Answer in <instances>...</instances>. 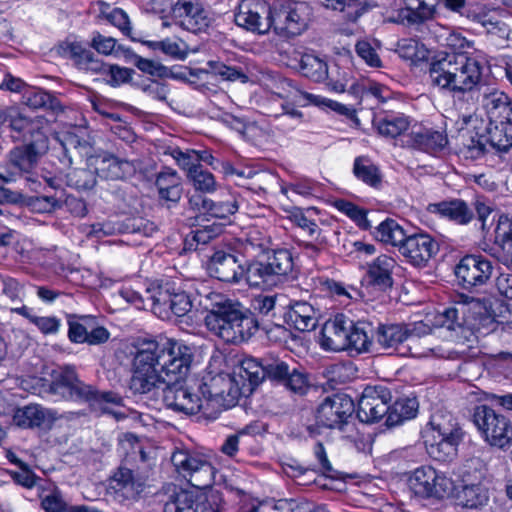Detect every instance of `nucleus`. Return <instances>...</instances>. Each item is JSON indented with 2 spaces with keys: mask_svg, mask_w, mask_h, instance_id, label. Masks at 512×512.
<instances>
[{
  "mask_svg": "<svg viewBox=\"0 0 512 512\" xmlns=\"http://www.w3.org/2000/svg\"><path fill=\"white\" fill-rule=\"evenodd\" d=\"M462 303L449 307L439 315L441 328L450 332L453 341L472 344L480 337L503 329L490 313V301L486 298L462 296Z\"/></svg>",
  "mask_w": 512,
  "mask_h": 512,
  "instance_id": "nucleus-1",
  "label": "nucleus"
},
{
  "mask_svg": "<svg viewBox=\"0 0 512 512\" xmlns=\"http://www.w3.org/2000/svg\"><path fill=\"white\" fill-rule=\"evenodd\" d=\"M183 343L168 341L160 345L150 341L140 348L133 360L132 376L129 381V389L133 394L154 393L165 385L164 377L168 365L167 356L172 360L176 358L177 347Z\"/></svg>",
  "mask_w": 512,
  "mask_h": 512,
  "instance_id": "nucleus-2",
  "label": "nucleus"
},
{
  "mask_svg": "<svg viewBox=\"0 0 512 512\" xmlns=\"http://www.w3.org/2000/svg\"><path fill=\"white\" fill-rule=\"evenodd\" d=\"M176 358L172 360L167 356L168 365L164 377L165 387L163 402L168 409L186 415L198 413L201 408V398L186 384V377L190 371L194 358L193 348L182 344L177 347Z\"/></svg>",
  "mask_w": 512,
  "mask_h": 512,
  "instance_id": "nucleus-3",
  "label": "nucleus"
},
{
  "mask_svg": "<svg viewBox=\"0 0 512 512\" xmlns=\"http://www.w3.org/2000/svg\"><path fill=\"white\" fill-rule=\"evenodd\" d=\"M429 76L440 89L482 86L483 65L467 53H446L431 63Z\"/></svg>",
  "mask_w": 512,
  "mask_h": 512,
  "instance_id": "nucleus-4",
  "label": "nucleus"
},
{
  "mask_svg": "<svg viewBox=\"0 0 512 512\" xmlns=\"http://www.w3.org/2000/svg\"><path fill=\"white\" fill-rule=\"evenodd\" d=\"M47 149V139L41 131L36 132L32 142L17 146L8 155L7 166L0 165V180L5 183L19 180L31 191L41 186L39 176L34 172L38 159Z\"/></svg>",
  "mask_w": 512,
  "mask_h": 512,
  "instance_id": "nucleus-5",
  "label": "nucleus"
},
{
  "mask_svg": "<svg viewBox=\"0 0 512 512\" xmlns=\"http://www.w3.org/2000/svg\"><path fill=\"white\" fill-rule=\"evenodd\" d=\"M226 366L229 372V400L226 399V408L236 404L241 396L251 394L254 388L264 379L263 365L252 357L240 354L231 349L226 353Z\"/></svg>",
  "mask_w": 512,
  "mask_h": 512,
  "instance_id": "nucleus-6",
  "label": "nucleus"
},
{
  "mask_svg": "<svg viewBox=\"0 0 512 512\" xmlns=\"http://www.w3.org/2000/svg\"><path fill=\"white\" fill-rule=\"evenodd\" d=\"M244 247L233 246L226 251V283L240 284L244 282L250 287L268 289L277 285L275 276L269 271L268 264L254 262L247 264L243 255Z\"/></svg>",
  "mask_w": 512,
  "mask_h": 512,
  "instance_id": "nucleus-7",
  "label": "nucleus"
},
{
  "mask_svg": "<svg viewBox=\"0 0 512 512\" xmlns=\"http://www.w3.org/2000/svg\"><path fill=\"white\" fill-rule=\"evenodd\" d=\"M353 412L354 402L348 395L327 396L317 408L316 425L308 426L307 431L311 437L320 434V427L350 432L354 429Z\"/></svg>",
  "mask_w": 512,
  "mask_h": 512,
  "instance_id": "nucleus-8",
  "label": "nucleus"
},
{
  "mask_svg": "<svg viewBox=\"0 0 512 512\" xmlns=\"http://www.w3.org/2000/svg\"><path fill=\"white\" fill-rule=\"evenodd\" d=\"M430 425L438 436H433L432 443L425 441L429 455L440 462L452 461L463 438V431L456 419L449 413H437L432 416Z\"/></svg>",
  "mask_w": 512,
  "mask_h": 512,
  "instance_id": "nucleus-9",
  "label": "nucleus"
},
{
  "mask_svg": "<svg viewBox=\"0 0 512 512\" xmlns=\"http://www.w3.org/2000/svg\"><path fill=\"white\" fill-rule=\"evenodd\" d=\"M312 15L307 2L282 0L273 6V29L280 36H298L308 28Z\"/></svg>",
  "mask_w": 512,
  "mask_h": 512,
  "instance_id": "nucleus-10",
  "label": "nucleus"
},
{
  "mask_svg": "<svg viewBox=\"0 0 512 512\" xmlns=\"http://www.w3.org/2000/svg\"><path fill=\"white\" fill-rule=\"evenodd\" d=\"M473 422L490 445L500 449L512 445L511 422L489 406H477L473 414Z\"/></svg>",
  "mask_w": 512,
  "mask_h": 512,
  "instance_id": "nucleus-11",
  "label": "nucleus"
},
{
  "mask_svg": "<svg viewBox=\"0 0 512 512\" xmlns=\"http://www.w3.org/2000/svg\"><path fill=\"white\" fill-rule=\"evenodd\" d=\"M176 471L195 488L206 489L215 479L214 467L203 457L186 450H177L171 456Z\"/></svg>",
  "mask_w": 512,
  "mask_h": 512,
  "instance_id": "nucleus-12",
  "label": "nucleus"
},
{
  "mask_svg": "<svg viewBox=\"0 0 512 512\" xmlns=\"http://www.w3.org/2000/svg\"><path fill=\"white\" fill-rule=\"evenodd\" d=\"M273 7L262 0H243L234 14L239 27L258 34H266L273 28Z\"/></svg>",
  "mask_w": 512,
  "mask_h": 512,
  "instance_id": "nucleus-13",
  "label": "nucleus"
},
{
  "mask_svg": "<svg viewBox=\"0 0 512 512\" xmlns=\"http://www.w3.org/2000/svg\"><path fill=\"white\" fill-rule=\"evenodd\" d=\"M410 490L421 498L443 499L450 492V480L431 466L417 468L408 479Z\"/></svg>",
  "mask_w": 512,
  "mask_h": 512,
  "instance_id": "nucleus-14",
  "label": "nucleus"
},
{
  "mask_svg": "<svg viewBox=\"0 0 512 512\" xmlns=\"http://www.w3.org/2000/svg\"><path fill=\"white\" fill-rule=\"evenodd\" d=\"M202 495L195 491H174L164 503L163 512H223L222 499L213 492L201 502Z\"/></svg>",
  "mask_w": 512,
  "mask_h": 512,
  "instance_id": "nucleus-15",
  "label": "nucleus"
},
{
  "mask_svg": "<svg viewBox=\"0 0 512 512\" xmlns=\"http://www.w3.org/2000/svg\"><path fill=\"white\" fill-rule=\"evenodd\" d=\"M493 265L484 256L467 255L455 267L458 284L466 290L484 286L491 278Z\"/></svg>",
  "mask_w": 512,
  "mask_h": 512,
  "instance_id": "nucleus-16",
  "label": "nucleus"
},
{
  "mask_svg": "<svg viewBox=\"0 0 512 512\" xmlns=\"http://www.w3.org/2000/svg\"><path fill=\"white\" fill-rule=\"evenodd\" d=\"M256 329L255 320L249 309L238 301L226 299V343L244 342Z\"/></svg>",
  "mask_w": 512,
  "mask_h": 512,
  "instance_id": "nucleus-17",
  "label": "nucleus"
},
{
  "mask_svg": "<svg viewBox=\"0 0 512 512\" xmlns=\"http://www.w3.org/2000/svg\"><path fill=\"white\" fill-rule=\"evenodd\" d=\"M439 252V243L427 233L407 235L399 247L400 255L414 267H426Z\"/></svg>",
  "mask_w": 512,
  "mask_h": 512,
  "instance_id": "nucleus-18",
  "label": "nucleus"
},
{
  "mask_svg": "<svg viewBox=\"0 0 512 512\" xmlns=\"http://www.w3.org/2000/svg\"><path fill=\"white\" fill-rule=\"evenodd\" d=\"M391 394L384 387H366L358 401L357 416L361 422H378L390 412Z\"/></svg>",
  "mask_w": 512,
  "mask_h": 512,
  "instance_id": "nucleus-19",
  "label": "nucleus"
},
{
  "mask_svg": "<svg viewBox=\"0 0 512 512\" xmlns=\"http://www.w3.org/2000/svg\"><path fill=\"white\" fill-rule=\"evenodd\" d=\"M147 299L151 300L153 312L161 318H169L171 314L181 317L192 308L190 297L185 292L171 294L161 288L147 290Z\"/></svg>",
  "mask_w": 512,
  "mask_h": 512,
  "instance_id": "nucleus-20",
  "label": "nucleus"
},
{
  "mask_svg": "<svg viewBox=\"0 0 512 512\" xmlns=\"http://www.w3.org/2000/svg\"><path fill=\"white\" fill-rule=\"evenodd\" d=\"M353 327V320L344 314H336L327 320L321 331V347L329 351L348 350V332Z\"/></svg>",
  "mask_w": 512,
  "mask_h": 512,
  "instance_id": "nucleus-21",
  "label": "nucleus"
},
{
  "mask_svg": "<svg viewBox=\"0 0 512 512\" xmlns=\"http://www.w3.org/2000/svg\"><path fill=\"white\" fill-rule=\"evenodd\" d=\"M177 24L192 33L205 31L210 24L208 12L199 2L179 0L173 7Z\"/></svg>",
  "mask_w": 512,
  "mask_h": 512,
  "instance_id": "nucleus-22",
  "label": "nucleus"
},
{
  "mask_svg": "<svg viewBox=\"0 0 512 512\" xmlns=\"http://www.w3.org/2000/svg\"><path fill=\"white\" fill-rule=\"evenodd\" d=\"M110 487L120 500H136L144 490V482L132 469L120 466L110 480Z\"/></svg>",
  "mask_w": 512,
  "mask_h": 512,
  "instance_id": "nucleus-23",
  "label": "nucleus"
},
{
  "mask_svg": "<svg viewBox=\"0 0 512 512\" xmlns=\"http://www.w3.org/2000/svg\"><path fill=\"white\" fill-rule=\"evenodd\" d=\"M200 390L202 395L220 396L224 393V353L218 347L210 357Z\"/></svg>",
  "mask_w": 512,
  "mask_h": 512,
  "instance_id": "nucleus-24",
  "label": "nucleus"
},
{
  "mask_svg": "<svg viewBox=\"0 0 512 512\" xmlns=\"http://www.w3.org/2000/svg\"><path fill=\"white\" fill-rule=\"evenodd\" d=\"M321 314L319 309L315 308L307 301H294L289 304V310L286 313V321L296 330L309 332L314 330Z\"/></svg>",
  "mask_w": 512,
  "mask_h": 512,
  "instance_id": "nucleus-25",
  "label": "nucleus"
},
{
  "mask_svg": "<svg viewBox=\"0 0 512 512\" xmlns=\"http://www.w3.org/2000/svg\"><path fill=\"white\" fill-rule=\"evenodd\" d=\"M59 418L57 412L44 408L41 405L33 404L17 409L14 414V421L20 427H39L50 429Z\"/></svg>",
  "mask_w": 512,
  "mask_h": 512,
  "instance_id": "nucleus-26",
  "label": "nucleus"
},
{
  "mask_svg": "<svg viewBox=\"0 0 512 512\" xmlns=\"http://www.w3.org/2000/svg\"><path fill=\"white\" fill-rule=\"evenodd\" d=\"M408 137L410 146L428 153H438L448 145L446 133L432 128L413 127Z\"/></svg>",
  "mask_w": 512,
  "mask_h": 512,
  "instance_id": "nucleus-27",
  "label": "nucleus"
},
{
  "mask_svg": "<svg viewBox=\"0 0 512 512\" xmlns=\"http://www.w3.org/2000/svg\"><path fill=\"white\" fill-rule=\"evenodd\" d=\"M203 307L206 311L204 324L207 330L222 338L224 330V295L222 293L211 292L204 300Z\"/></svg>",
  "mask_w": 512,
  "mask_h": 512,
  "instance_id": "nucleus-28",
  "label": "nucleus"
},
{
  "mask_svg": "<svg viewBox=\"0 0 512 512\" xmlns=\"http://www.w3.org/2000/svg\"><path fill=\"white\" fill-rule=\"evenodd\" d=\"M232 200L227 201L226 211L233 216L231 219L226 215V250L233 246L239 248L245 247L246 233L243 232V222L245 216L243 214H237L238 212V200L234 195H231Z\"/></svg>",
  "mask_w": 512,
  "mask_h": 512,
  "instance_id": "nucleus-29",
  "label": "nucleus"
},
{
  "mask_svg": "<svg viewBox=\"0 0 512 512\" xmlns=\"http://www.w3.org/2000/svg\"><path fill=\"white\" fill-rule=\"evenodd\" d=\"M97 173L110 180H121L135 172V166L128 160L120 159L112 154L103 155L96 166Z\"/></svg>",
  "mask_w": 512,
  "mask_h": 512,
  "instance_id": "nucleus-30",
  "label": "nucleus"
},
{
  "mask_svg": "<svg viewBox=\"0 0 512 512\" xmlns=\"http://www.w3.org/2000/svg\"><path fill=\"white\" fill-rule=\"evenodd\" d=\"M395 264V260L390 256H378L369 264L367 271L368 283L381 290L390 288L393 284L392 271Z\"/></svg>",
  "mask_w": 512,
  "mask_h": 512,
  "instance_id": "nucleus-31",
  "label": "nucleus"
},
{
  "mask_svg": "<svg viewBox=\"0 0 512 512\" xmlns=\"http://www.w3.org/2000/svg\"><path fill=\"white\" fill-rule=\"evenodd\" d=\"M444 90L452 93L453 105L463 113V121L467 123L480 102L481 86L445 88Z\"/></svg>",
  "mask_w": 512,
  "mask_h": 512,
  "instance_id": "nucleus-32",
  "label": "nucleus"
},
{
  "mask_svg": "<svg viewBox=\"0 0 512 512\" xmlns=\"http://www.w3.org/2000/svg\"><path fill=\"white\" fill-rule=\"evenodd\" d=\"M155 185L161 199L177 203L182 196L181 178L171 168H164L156 177Z\"/></svg>",
  "mask_w": 512,
  "mask_h": 512,
  "instance_id": "nucleus-33",
  "label": "nucleus"
},
{
  "mask_svg": "<svg viewBox=\"0 0 512 512\" xmlns=\"http://www.w3.org/2000/svg\"><path fill=\"white\" fill-rule=\"evenodd\" d=\"M457 499L463 507L479 509L488 503V490L480 480L474 483L469 482V479L463 478V485L458 492Z\"/></svg>",
  "mask_w": 512,
  "mask_h": 512,
  "instance_id": "nucleus-34",
  "label": "nucleus"
},
{
  "mask_svg": "<svg viewBox=\"0 0 512 512\" xmlns=\"http://www.w3.org/2000/svg\"><path fill=\"white\" fill-rule=\"evenodd\" d=\"M480 102L490 117H497L509 110L510 99L494 86L482 84Z\"/></svg>",
  "mask_w": 512,
  "mask_h": 512,
  "instance_id": "nucleus-35",
  "label": "nucleus"
},
{
  "mask_svg": "<svg viewBox=\"0 0 512 512\" xmlns=\"http://www.w3.org/2000/svg\"><path fill=\"white\" fill-rule=\"evenodd\" d=\"M376 341L384 349L397 350L407 341L409 329L402 324H381L375 332Z\"/></svg>",
  "mask_w": 512,
  "mask_h": 512,
  "instance_id": "nucleus-36",
  "label": "nucleus"
},
{
  "mask_svg": "<svg viewBox=\"0 0 512 512\" xmlns=\"http://www.w3.org/2000/svg\"><path fill=\"white\" fill-rule=\"evenodd\" d=\"M430 211L436 212L443 217L457 222L458 224H467L473 217V212L467 204L461 199L451 201H442L430 205Z\"/></svg>",
  "mask_w": 512,
  "mask_h": 512,
  "instance_id": "nucleus-37",
  "label": "nucleus"
},
{
  "mask_svg": "<svg viewBox=\"0 0 512 512\" xmlns=\"http://www.w3.org/2000/svg\"><path fill=\"white\" fill-rule=\"evenodd\" d=\"M418 401L416 398L401 397L390 405V412L385 419L387 427H395L405 420L412 419L418 412Z\"/></svg>",
  "mask_w": 512,
  "mask_h": 512,
  "instance_id": "nucleus-38",
  "label": "nucleus"
},
{
  "mask_svg": "<svg viewBox=\"0 0 512 512\" xmlns=\"http://www.w3.org/2000/svg\"><path fill=\"white\" fill-rule=\"evenodd\" d=\"M485 140L496 152L507 153L512 147V123L501 121L499 124H490Z\"/></svg>",
  "mask_w": 512,
  "mask_h": 512,
  "instance_id": "nucleus-39",
  "label": "nucleus"
},
{
  "mask_svg": "<svg viewBox=\"0 0 512 512\" xmlns=\"http://www.w3.org/2000/svg\"><path fill=\"white\" fill-rule=\"evenodd\" d=\"M376 240L397 247L404 243L407 235L404 229L394 219L387 218L382 221L373 232Z\"/></svg>",
  "mask_w": 512,
  "mask_h": 512,
  "instance_id": "nucleus-40",
  "label": "nucleus"
},
{
  "mask_svg": "<svg viewBox=\"0 0 512 512\" xmlns=\"http://www.w3.org/2000/svg\"><path fill=\"white\" fill-rule=\"evenodd\" d=\"M374 125L380 135L387 138H396L409 127V120L402 114L378 116Z\"/></svg>",
  "mask_w": 512,
  "mask_h": 512,
  "instance_id": "nucleus-41",
  "label": "nucleus"
},
{
  "mask_svg": "<svg viewBox=\"0 0 512 512\" xmlns=\"http://www.w3.org/2000/svg\"><path fill=\"white\" fill-rule=\"evenodd\" d=\"M300 72L314 82H322L328 78V64L319 56L305 53L299 61Z\"/></svg>",
  "mask_w": 512,
  "mask_h": 512,
  "instance_id": "nucleus-42",
  "label": "nucleus"
},
{
  "mask_svg": "<svg viewBox=\"0 0 512 512\" xmlns=\"http://www.w3.org/2000/svg\"><path fill=\"white\" fill-rule=\"evenodd\" d=\"M267 264L277 283L294 272V259L288 249H277L268 257Z\"/></svg>",
  "mask_w": 512,
  "mask_h": 512,
  "instance_id": "nucleus-43",
  "label": "nucleus"
},
{
  "mask_svg": "<svg viewBox=\"0 0 512 512\" xmlns=\"http://www.w3.org/2000/svg\"><path fill=\"white\" fill-rule=\"evenodd\" d=\"M373 327L370 323L359 321L353 322V327L349 329L348 341L349 348L358 353L367 352L372 344Z\"/></svg>",
  "mask_w": 512,
  "mask_h": 512,
  "instance_id": "nucleus-44",
  "label": "nucleus"
},
{
  "mask_svg": "<svg viewBox=\"0 0 512 512\" xmlns=\"http://www.w3.org/2000/svg\"><path fill=\"white\" fill-rule=\"evenodd\" d=\"M440 0H405L407 20L410 23H420L431 19Z\"/></svg>",
  "mask_w": 512,
  "mask_h": 512,
  "instance_id": "nucleus-45",
  "label": "nucleus"
},
{
  "mask_svg": "<svg viewBox=\"0 0 512 512\" xmlns=\"http://www.w3.org/2000/svg\"><path fill=\"white\" fill-rule=\"evenodd\" d=\"M434 33L438 43L441 46L450 48L452 53H466V49L471 47V42L460 33L454 32L446 27L435 26Z\"/></svg>",
  "mask_w": 512,
  "mask_h": 512,
  "instance_id": "nucleus-46",
  "label": "nucleus"
},
{
  "mask_svg": "<svg viewBox=\"0 0 512 512\" xmlns=\"http://www.w3.org/2000/svg\"><path fill=\"white\" fill-rule=\"evenodd\" d=\"M67 398L80 400V401H105L115 402L116 396L112 393L100 394L93 386L87 385L79 379L70 388V392L66 396Z\"/></svg>",
  "mask_w": 512,
  "mask_h": 512,
  "instance_id": "nucleus-47",
  "label": "nucleus"
},
{
  "mask_svg": "<svg viewBox=\"0 0 512 512\" xmlns=\"http://www.w3.org/2000/svg\"><path fill=\"white\" fill-rule=\"evenodd\" d=\"M353 173L357 179L365 184L377 188L380 186L382 176L376 165L363 157H357L354 161Z\"/></svg>",
  "mask_w": 512,
  "mask_h": 512,
  "instance_id": "nucleus-48",
  "label": "nucleus"
},
{
  "mask_svg": "<svg viewBox=\"0 0 512 512\" xmlns=\"http://www.w3.org/2000/svg\"><path fill=\"white\" fill-rule=\"evenodd\" d=\"M23 103L32 109L47 108L57 111L61 108L57 98L41 89L29 88L23 93Z\"/></svg>",
  "mask_w": 512,
  "mask_h": 512,
  "instance_id": "nucleus-49",
  "label": "nucleus"
},
{
  "mask_svg": "<svg viewBox=\"0 0 512 512\" xmlns=\"http://www.w3.org/2000/svg\"><path fill=\"white\" fill-rule=\"evenodd\" d=\"M123 56L126 60L133 61L134 65L144 73L158 77H178L177 75H174L172 71L166 66L158 62L142 58L133 53L130 49H123Z\"/></svg>",
  "mask_w": 512,
  "mask_h": 512,
  "instance_id": "nucleus-50",
  "label": "nucleus"
},
{
  "mask_svg": "<svg viewBox=\"0 0 512 512\" xmlns=\"http://www.w3.org/2000/svg\"><path fill=\"white\" fill-rule=\"evenodd\" d=\"M96 170L74 168L66 175L67 184L77 190H90L96 185Z\"/></svg>",
  "mask_w": 512,
  "mask_h": 512,
  "instance_id": "nucleus-51",
  "label": "nucleus"
},
{
  "mask_svg": "<svg viewBox=\"0 0 512 512\" xmlns=\"http://www.w3.org/2000/svg\"><path fill=\"white\" fill-rule=\"evenodd\" d=\"M77 379L78 376L73 367L65 366L60 368L53 376V381L50 385L51 392L66 397Z\"/></svg>",
  "mask_w": 512,
  "mask_h": 512,
  "instance_id": "nucleus-52",
  "label": "nucleus"
},
{
  "mask_svg": "<svg viewBox=\"0 0 512 512\" xmlns=\"http://www.w3.org/2000/svg\"><path fill=\"white\" fill-rule=\"evenodd\" d=\"M24 298V284L9 275L0 274V300L20 303Z\"/></svg>",
  "mask_w": 512,
  "mask_h": 512,
  "instance_id": "nucleus-53",
  "label": "nucleus"
},
{
  "mask_svg": "<svg viewBox=\"0 0 512 512\" xmlns=\"http://www.w3.org/2000/svg\"><path fill=\"white\" fill-rule=\"evenodd\" d=\"M282 385L294 394L304 395L309 389L308 375L302 369L292 368Z\"/></svg>",
  "mask_w": 512,
  "mask_h": 512,
  "instance_id": "nucleus-54",
  "label": "nucleus"
},
{
  "mask_svg": "<svg viewBox=\"0 0 512 512\" xmlns=\"http://www.w3.org/2000/svg\"><path fill=\"white\" fill-rule=\"evenodd\" d=\"M203 398L198 412H201L202 417L208 421L219 418L224 409V396L203 395Z\"/></svg>",
  "mask_w": 512,
  "mask_h": 512,
  "instance_id": "nucleus-55",
  "label": "nucleus"
},
{
  "mask_svg": "<svg viewBox=\"0 0 512 512\" xmlns=\"http://www.w3.org/2000/svg\"><path fill=\"white\" fill-rule=\"evenodd\" d=\"M90 46L103 55H123V49H125L122 45H117L116 39L106 37L99 32L94 34Z\"/></svg>",
  "mask_w": 512,
  "mask_h": 512,
  "instance_id": "nucleus-56",
  "label": "nucleus"
},
{
  "mask_svg": "<svg viewBox=\"0 0 512 512\" xmlns=\"http://www.w3.org/2000/svg\"><path fill=\"white\" fill-rule=\"evenodd\" d=\"M335 207L364 229L370 228V223L366 217V212L357 205L346 200H337Z\"/></svg>",
  "mask_w": 512,
  "mask_h": 512,
  "instance_id": "nucleus-57",
  "label": "nucleus"
},
{
  "mask_svg": "<svg viewBox=\"0 0 512 512\" xmlns=\"http://www.w3.org/2000/svg\"><path fill=\"white\" fill-rule=\"evenodd\" d=\"M188 178L198 191L210 192L215 188L214 176L209 171L203 169L202 165L197 168H192L191 175H189Z\"/></svg>",
  "mask_w": 512,
  "mask_h": 512,
  "instance_id": "nucleus-58",
  "label": "nucleus"
},
{
  "mask_svg": "<svg viewBox=\"0 0 512 512\" xmlns=\"http://www.w3.org/2000/svg\"><path fill=\"white\" fill-rule=\"evenodd\" d=\"M435 330L431 328L429 325L423 322H416L413 325L412 329H409V337L407 341H409L410 348H417L421 344L422 338H424V342H432L436 340L434 335Z\"/></svg>",
  "mask_w": 512,
  "mask_h": 512,
  "instance_id": "nucleus-59",
  "label": "nucleus"
},
{
  "mask_svg": "<svg viewBox=\"0 0 512 512\" xmlns=\"http://www.w3.org/2000/svg\"><path fill=\"white\" fill-rule=\"evenodd\" d=\"M25 204L38 212H51L60 207V200L53 195L25 196Z\"/></svg>",
  "mask_w": 512,
  "mask_h": 512,
  "instance_id": "nucleus-60",
  "label": "nucleus"
},
{
  "mask_svg": "<svg viewBox=\"0 0 512 512\" xmlns=\"http://www.w3.org/2000/svg\"><path fill=\"white\" fill-rule=\"evenodd\" d=\"M146 44L154 49V50H160L166 55H169L173 58L183 60L187 56V51L185 49H182L180 45L172 41L170 39H165L162 41H148Z\"/></svg>",
  "mask_w": 512,
  "mask_h": 512,
  "instance_id": "nucleus-61",
  "label": "nucleus"
},
{
  "mask_svg": "<svg viewBox=\"0 0 512 512\" xmlns=\"http://www.w3.org/2000/svg\"><path fill=\"white\" fill-rule=\"evenodd\" d=\"M264 378L283 384L291 368L284 361H273L263 365Z\"/></svg>",
  "mask_w": 512,
  "mask_h": 512,
  "instance_id": "nucleus-62",
  "label": "nucleus"
},
{
  "mask_svg": "<svg viewBox=\"0 0 512 512\" xmlns=\"http://www.w3.org/2000/svg\"><path fill=\"white\" fill-rule=\"evenodd\" d=\"M133 70L118 65H109L104 78L107 84L116 87L131 80Z\"/></svg>",
  "mask_w": 512,
  "mask_h": 512,
  "instance_id": "nucleus-63",
  "label": "nucleus"
},
{
  "mask_svg": "<svg viewBox=\"0 0 512 512\" xmlns=\"http://www.w3.org/2000/svg\"><path fill=\"white\" fill-rule=\"evenodd\" d=\"M396 52L406 60L416 61L421 58L420 44L414 39H402L398 41Z\"/></svg>",
  "mask_w": 512,
  "mask_h": 512,
  "instance_id": "nucleus-64",
  "label": "nucleus"
}]
</instances>
